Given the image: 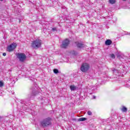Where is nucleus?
Here are the masks:
<instances>
[{
    "label": "nucleus",
    "instance_id": "1",
    "mask_svg": "<svg viewBox=\"0 0 130 130\" xmlns=\"http://www.w3.org/2000/svg\"><path fill=\"white\" fill-rule=\"evenodd\" d=\"M42 44V41H41V40L37 39L32 42L31 46L33 48H39Z\"/></svg>",
    "mask_w": 130,
    "mask_h": 130
},
{
    "label": "nucleus",
    "instance_id": "2",
    "mask_svg": "<svg viewBox=\"0 0 130 130\" xmlns=\"http://www.w3.org/2000/svg\"><path fill=\"white\" fill-rule=\"evenodd\" d=\"M41 124L43 127L48 126V125L51 124V119H50V118H45L41 122Z\"/></svg>",
    "mask_w": 130,
    "mask_h": 130
},
{
    "label": "nucleus",
    "instance_id": "3",
    "mask_svg": "<svg viewBox=\"0 0 130 130\" xmlns=\"http://www.w3.org/2000/svg\"><path fill=\"white\" fill-rule=\"evenodd\" d=\"M17 58L19 59V61H21V62L25 61V60H26V58H27V56H26V54H25V53H18L17 54Z\"/></svg>",
    "mask_w": 130,
    "mask_h": 130
},
{
    "label": "nucleus",
    "instance_id": "4",
    "mask_svg": "<svg viewBox=\"0 0 130 130\" xmlns=\"http://www.w3.org/2000/svg\"><path fill=\"white\" fill-rule=\"evenodd\" d=\"M90 69V65L88 63H84L82 64L80 70L84 73L87 72Z\"/></svg>",
    "mask_w": 130,
    "mask_h": 130
},
{
    "label": "nucleus",
    "instance_id": "5",
    "mask_svg": "<svg viewBox=\"0 0 130 130\" xmlns=\"http://www.w3.org/2000/svg\"><path fill=\"white\" fill-rule=\"evenodd\" d=\"M18 45L16 43H13L10 44L7 47V51L9 52H12L14 49H16Z\"/></svg>",
    "mask_w": 130,
    "mask_h": 130
},
{
    "label": "nucleus",
    "instance_id": "6",
    "mask_svg": "<svg viewBox=\"0 0 130 130\" xmlns=\"http://www.w3.org/2000/svg\"><path fill=\"white\" fill-rule=\"evenodd\" d=\"M69 44H70V41L68 39H66L65 40L62 41V44L60 46L61 48H67Z\"/></svg>",
    "mask_w": 130,
    "mask_h": 130
},
{
    "label": "nucleus",
    "instance_id": "7",
    "mask_svg": "<svg viewBox=\"0 0 130 130\" xmlns=\"http://www.w3.org/2000/svg\"><path fill=\"white\" fill-rule=\"evenodd\" d=\"M77 47H79V48H85V49H89V48H88V46L81 43L77 44Z\"/></svg>",
    "mask_w": 130,
    "mask_h": 130
},
{
    "label": "nucleus",
    "instance_id": "8",
    "mask_svg": "<svg viewBox=\"0 0 130 130\" xmlns=\"http://www.w3.org/2000/svg\"><path fill=\"white\" fill-rule=\"evenodd\" d=\"M40 92L38 91V89H32V93H31V96H37L38 94H39Z\"/></svg>",
    "mask_w": 130,
    "mask_h": 130
},
{
    "label": "nucleus",
    "instance_id": "9",
    "mask_svg": "<svg viewBox=\"0 0 130 130\" xmlns=\"http://www.w3.org/2000/svg\"><path fill=\"white\" fill-rule=\"evenodd\" d=\"M124 57V55L121 53V52H118L117 54V57L119 58V59H121V58H123Z\"/></svg>",
    "mask_w": 130,
    "mask_h": 130
},
{
    "label": "nucleus",
    "instance_id": "10",
    "mask_svg": "<svg viewBox=\"0 0 130 130\" xmlns=\"http://www.w3.org/2000/svg\"><path fill=\"white\" fill-rule=\"evenodd\" d=\"M120 110L122 111V112H127V108L126 107H124V106H122L120 108Z\"/></svg>",
    "mask_w": 130,
    "mask_h": 130
},
{
    "label": "nucleus",
    "instance_id": "11",
    "mask_svg": "<svg viewBox=\"0 0 130 130\" xmlns=\"http://www.w3.org/2000/svg\"><path fill=\"white\" fill-rule=\"evenodd\" d=\"M112 43V41L110 40H107L105 42L106 45H110Z\"/></svg>",
    "mask_w": 130,
    "mask_h": 130
},
{
    "label": "nucleus",
    "instance_id": "12",
    "mask_svg": "<svg viewBox=\"0 0 130 130\" xmlns=\"http://www.w3.org/2000/svg\"><path fill=\"white\" fill-rule=\"evenodd\" d=\"M86 120H87V118L81 117L78 119V121H85Z\"/></svg>",
    "mask_w": 130,
    "mask_h": 130
},
{
    "label": "nucleus",
    "instance_id": "13",
    "mask_svg": "<svg viewBox=\"0 0 130 130\" xmlns=\"http://www.w3.org/2000/svg\"><path fill=\"white\" fill-rule=\"evenodd\" d=\"M71 91H75L76 89H77V87L75 85H71L70 87Z\"/></svg>",
    "mask_w": 130,
    "mask_h": 130
},
{
    "label": "nucleus",
    "instance_id": "14",
    "mask_svg": "<svg viewBox=\"0 0 130 130\" xmlns=\"http://www.w3.org/2000/svg\"><path fill=\"white\" fill-rule=\"evenodd\" d=\"M109 3L112 5H114L115 4V0H109Z\"/></svg>",
    "mask_w": 130,
    "mask_h": 130
},
{
    "label": "nucleus",
    "instance_id": "15",
    "mask_svg": "<svg viewBox=\"0 0 130 130\" xmlns=\"http://www.w3.org/2000/svg\"><path fill=\"white\" fill-rule=\"evenodd\" d=\"M4 81H0V88L4 87Z\"/></svg>",
    "mask_w": 130,
    "mask_h": 130
},
{
    "label": "nucleus",
    "instance_id": "16",
    "mask_svg": "<svg viewBox=\"0 0 130 130\" xmlns=\"http://www.w3.org/2000/svg\"><path fill=\"white\" fill-rule=\"evenodd\" d=\"M53 72L54 74H58V70L56 69H54Z\"/></svg>",
    "mask_w": 130,
    "mask_h": 130
},
{
    "label": "nucleus",
    "instance_id": "17",
    "mask_svg": "<svg viewBox=\"0 0 130 130\" xmlns=\"http://www.w3.org/2000/svg\"><path fill=\"white\" fill-rule=\"evenodd\" d=\"M110 56L111 58H113V59L115 58V55H114V54H111Z\"/></svg>",
    "mask_w": 130,
    "mask_h": 130
},
{
    "label": "nucleus",
    "instance_id": "18",
    "mask_svg": "<svg viewBox=\"0 0 130 130\" xmlns=\"http://www.w3.org/2000/svg\"><path fill=\"white\" fill-rule=\"evenodd\" d=\"M112 71L114 73H118L119 71L118 70H116L115 69L113 68Z\"/></svg>",
    "mask_w": 130,
    "mask_h": 130
},
{
    "label": "nucleus",
    "instance_id": "19",
    "mask_svg": "<svg viewBox=\"0 0 130 130\" xmlns=\"http://www.w3.org/2000/svg\"><path fill=\"white\" fill-rule=\"evenodd\" d=\"M88 115H92V112L89 111L87 112Z\"/></svg>",
    "mask_w": 130,
    "mask_h": 130
},
{
    "label": "nucleus",
    "instance_id": "20",
    "mask_svg": "<svg viewBox=\"0 0 130 130\" xmlns=\"http://www.w3.org/2000/svg\"><path fill=\"white\" fill-rule=\"evenodd\" d=\"M52 31H56V27H53L52 28Z\"/></svg>",
    "mask_w": 130,
    "mask_h": 130
},
{
    "label": "nucleus",
    "instance_id": "21",
    "mask_svg": "<svg viewBox=\"0 0 130 130\" xmlns=\"http://www.w3.org/2000/svg\"><path fill=\"white\" fill-rule=\"evenodd\" d=\"M13 80L15 82V81H18V79H17V78L14 77V78H13Z\"/></svg>",
    "mask_w": 130,
    "mask_h": 130
},
{
    "label": "nucleus",
    "instance_id": "22",
    "mask_svg": "<svg viewBox=\"0 0 130 130\" xmlns=\"http://www.w3.org/2000/svg\"><path fill=\"white\" fill-rule=\"evenodd\" d=\"M3 56H6V55H7V54L6 53H3Z\"/></svg>",
    "mask_w": 130,
    "mask_h": 130
},
{
    "label": "nucleus",
    "instance_id": "23",
    "mask_svg": "<svg viewBox=\"0 0 130 130\" xmlns=\"http://www.w3.org/2000/svg\"><path fill=\"white\" fill-rule=\"evenodd\" d=\"M125 35H130V32H127L126 34H125Z\"/></svg>",
    "mask_w": 130,
    "mask_h": 130
},
{
    "label": "nucleus",
    "instance_id": "24",
    "mask_svg": "<svg viewBox=\"0 0 130 130\" xmlns=\"http://www.w3.org/2000/svg\"><path fill=\"white\" fill-rule=\"evenodd\" d=\"M93 98H96V96L94 95Z\"/></svg>",
    "mask_w": 130,
    "mask_h": 130
},
{
    "label": "nucleus",
    "instance_id": "25",
    "mask_svg": "<svg viewBox=\"0 0 130 130\" xmlns=\"http://www.w3.org/2000/svg\"><path fill=\"white\" fill-rule=\"evenodd\" d=\"M1 2H3V1H4V0H0Z\"/></svg>",
    "mask_w": 130,
    "mask_h": 130
}]
</instances>
